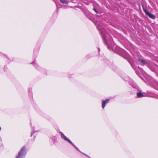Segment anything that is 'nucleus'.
Instances as JSON below:
<instances>
[{
  "instance_id": "obj_1",
  "label": "nucleus",
  "mask_w": 158,
  "mask_h": 158,
  "mask_svg": "<svg viewBox=\"0 0 158 158\" xmlns=\"http://www.w3.org/2000/svg\"><path fill=\"white\" fill-rule=\"evenodd\" d=\"M26 148L24 146L22 147L21 151L19 152L16 158H24L26 155Z\"/></svg>"
},
{
  "instance_id": "obj_2",
  "label": "nucleus",
  "mask_w": 158,
  "mask_h": 158,
  "mask_svg": "<svg viewBox=\"0 0 158 158\" xmlns=\"http://www.w3.org/2000/svg\"><path fill=\"white\" fill-rule=\"evenodd\" d=\"M60 135L61 138L67 141L69 143H71L73 146L77 150L79 151L78 148L70 140L68 139L64 135L62 132H60Z\"/></svg>"
},
{
  "instance_id": "obj_3",
  "label": "nucleus",
  "mask_w": 158,
  "mask_h": 158,
  "mask_svg": "<svg viewBox=\"0 0 158 158\" xmlns=\"http://www.w3.org/2000/svg\"><path fill=\"white\" fill-rule=\"evenodd\" d=\"M97 27L98 29L100 32V33L102 35V37L104 39V41H106L105 36H104V35L103 33V32L105 30L102 27L101 25L98 26Z\"/></svg>"
},
{
  "instance_id": "obj_4",
  "label": "nucleus",
  "mask_w": 158,
  "mask_h": 158,
  "mask_svg": "<svg viewBox=\"0 0 158 158\" xmlns=\"http://www.w3.org/2000/svg\"><path fill=\"white\" fill-rule=\"evenodd\" d=\"M109 99H107L106 100H104L102 101V107L103 109L104 108L106 104V103H108L109 102Z\"/></svg>"
},
{
  "instance_id": "obj_5",
  "label": "nucleus",
  "mask_w": 158,
  "mask_h": 158,
  "mask_svg": "<svg viewBox=\"0 0 158 158\" xmlns=\"http://www.w3.org/2000/svg\"><path fill=\"white\" fill-rule=\"evenodd\" d=\"M147 15H148L150 18L153 19H155L156 18V17L154 15L149 13H148Z\"/></svg>"
},
{
  "instance_id": "obj_6",
  "label": "nucleus",
  "mask_w": 158,
  "mask_h": 158,
  "mask_svg": "<svg viewBox=\"0 0 158 158\" xmlns=\"http://www.w3.org/2000/svg\"><path fill=\"white\" fill-rule=\"evenodd\" d=\"M60 3H62L65 5V6H66L68 5L67 2L65 0H60Z\"/></svg>"
},
{
  "instance_id": "obj_7",
  "label": "nucleus",
  "mask_w": 158,
  "mask_h": 158,
  "mask_svg": "<svg viewBox=\"0 0 158 158\" xmlns=\"http://www.w3.org/2000/svg\"><path fill=\"white\" fill-rule=\"evenodd\" d=\"M137 96L138 98H141L143 97V95L141 92L138 93L137 94Z\"/></svg>"
},
{
  "instance_id": "obj_8",
  "label": "nucleus",
  "mask_w": 158,
  "mask_h": 158,
  "mask_svg": "<svg viewBox=\"0 0 158 158\" xmlns=\"http://www.w3.org/2000/svg\"><path fill=\"white\" fill-rule=\"evenodd\" d=\"M139 62L142 63L143 64H145L146 63V61H145L144 60L141 59H139Z\"/></svg>"
},
{
  "instance_id": "obj_9",
  "label": "nucleus",
  "mask_w": 158,
  "mask_h": 158,
  "mask_svg": "<svg viewBox=\"0 0 158 158\" xmlns=\"http://www.w3.org/2000/svg\"><path fill=\"white\" fill-rule=\"evenodd\" d=\"M143 10L144 12L147 15H148V13H149V12L145 9L143 8Z\"/></svg>"
},
{
  "instance_id": "obj_10",
  "label": "nucleus",
  "mask_w": 158,
  "mask_h": 158,
  "mask_svg": "<svg viewBox=\"0 0 158 158\" xmlns=\"http://www.w3.org/2000/svg\"><path fill=\"white\" fill-rule=\"evenodd\" d=\"M97 13H98V12L97 11V10L95 8L93 9Z\"/></svg>"
},
{
  "instance_id": "obj_11",
  "label": "nucleus",
  "mask_w": 158,
  "mask_h": 158,
  "mask_svg": "<svg viewBox=\"0 0 158 158\" xmlns=\"http://www.w3.org/2000/svg\"><path fill=\"white\" fill-rule=\"evenodd\" d=\"M35 133V131H34L33 132H32L31 133V136H32V135H33V134H34Z\"/></svg>"
},
{
  "instance_id": "obj_12",
  "label": "nucleus",
  "mask_w": 158,
  "mask_h": 158,
  "mask_svg": "<svg viewBox=\"0 0 158 158\" xmlns=\"http://www.w3.org/2000/svg\"><path fill=\"white\" fill-rule=\"evenodd\" d=\"M106 45H107V48H108L109 49H110V48H109V46L108 45V44H107V43H106Z\"/></svg>"
},
{
  "instance_id": "obj_13",
  "label": "nucleus",
  "mask_w": 158,
  "mask_h": 158,
  "mask_svg": "<svg viewBox=\"0 0 158 158\" xmlns=\"http://www.w3.org/2000/svg\"><path fill=\"white\" fill-rule=\"evenodd\" d=\"M1 127H0V131H1Z\"/></svg>"
},
{
  "instance_id": "obj_14",
  "label": "nucleus",
  "mask_w": 158,
  "mask_h": 158,
  "mask_svg": "<svg viewBox=\"0 0 158 158\" xmlns=\"http://www.w3.org/2000/svg\"><path fill=\"white\" fill-rule=\"evenodd\" d=\"M85 154V155H86L87 156H88L86 155L85 154Z\"/></svg>"
}]
</instances>
